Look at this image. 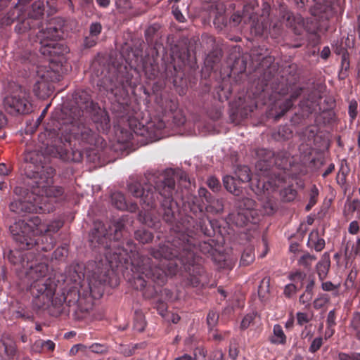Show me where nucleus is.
Returning a JSON list of instances; mask_svg holds the SVG:
<instances>
[{
	"label": "nucleus",
	"instance_id": "f257e3e1",
	"mask_svg": "<svg viewBox=\"0 0 360 360\" xmlns=\"http://www.w3.org/2000/svg\"><path fill=\"white\" fill-rule=\"evenodd\" d=\"M127 248L110 244V248H105V256L111 266H117L119 264L127 263L131 260L132 271L138 274L137 280L140 287L144 288L146 282L144 278L153 281L163 283L167 274H174L175 266L165 267L166 262L176 257L179 250L170 241L160 243L158 246L151 247L148 252L155 260L153 262L150 257L140 255L134 251L135 245L131 241H127Z\"/></svg>",
	"mask_w": 360,
	"mask_h": 360
},
{
	"label": "nucleus",
	"instance_id": "f03ea898",
	"mask_svg": "<svg viewBox=\"0 0 360 360\" xmlns=\"http://www.w3.org/2000/svg\"><path fill=\"white\" fill-rule=\"evenodd\" d=\"M54 169L49 166H41L40 171L33 174L32 191L27 193L23 200L11 202L10 209L13 212L19 210L25 212H37L45 210L43 205L46 202L47 198L58 197L62 195L63 191L60 187L53 186Z\"/></svg>",
	"mask_w": 360,
	"mask_h": 360
},
{
	"label": "nucleus",
	"instance_id": "7ed1b4c3",
	"mask_svg": "<svg viewBox=\"0 0 360 360\" xmlns=\"http://www.w3.org/2000/svg\"><path fill=\"white\" fill-rule=\"evenodd\" d=\"M23 273L27 283L30 285L31 293L33 296V303L37 308H41L48 306L50 304L58 306L63 302H68L71 306L72 301L68 300V297L73 294L77 295L74 290L70 291L66 297L63 299L53 298L56 292V285L52 283L50 278H46L48 273V266L45 263H32L27 262L23 264Z\"/></svg>",
	"mask_w": 360,
	"mask_h": 360
},
{
	"label": "nucleus",
	"instance_id": "20e7f679",
	"mask_svg": "<svg viewBox=\"0 0 360 360\" xmlns=\"http://www.w3.org/2000/svg\"><path fill=\"white\" fill-rule=\"evenodd\" d=\"M46 224L38 217H33L27 221H19L10 227L14 239L21 245L22 248L30 249L38 242L35 236H41L47 231Z\"/></svg>",
	"mask_w": 360,
	"mask_h": 360
},
{
	"label": "nucleus",
	"instance_id": "39448f33",
	"mask_svg": "<svg viewBox=\"0 0 360 360\" xmlns=\"http://www.w3.org/2000/svg\"><path fill=\"white\" fill-rule=\"evenodd\" d=\"M106 268L99 274L94 272L89 278L87 290L81 289L77 291V298L73 302L77 304L82 311H88L92 307V297L97 298L102 295V286L106 281Z\"/></svg>",
	"mask_w": 360,
	"mask_h": 360
},
{
	"label": "nucleus",
	"instance_id": "423d86ee",
	"mask_svg": "<svg viewBox=\"0 0 360 360\" xmlns=\"http://www.w3.org/2000/svg\"><path fill=\"white\" fill-rule=\"evenodd\" d=\"M155 187L145 184L143 186L137 181H132L128 184V192L134 198H137L139 203L143 208L153 207L155 203L157 193L154 191Z\"/></svg>",
	"mask_w": 360,
	"mask_h": 360
},
{
	"label": "nucleus",
	"instance_id": "0eeeda50",
	"mask_svg": "<svg viewBox=\"0 0 360 360\" xmlns=\"http://www.w3.org/2000/svg\"><path fill=\"white\" fill-rule=\"evenodd\" d=\"M29 94L20 91L18 94L7 96L4 100L6 110L10 114H25L31 112L32 105L29 101Z\"/></svg>",
	"mask_w": 360,
	"mask_h": 360
},
{
	"label": "nucleus",
	"instance_id": "6e6552de",
	"mask_svg": "<svg viewBox=\"0 0 360 360\" xmlns=\"http://www.w3.org/2000/svg\"><path fill=\"white\" fill-rule=\"evenodd\" d=\"M162 184H164V186L162 189H160L158 187L159 190V194L163 196L165 199V204L169 203V206L167 207H164V212H163V218L164 219L167 221L170 222L172 221L173 217H174V212L172 210L171 208V200L170 198L172 197V191L174 188V181L172 179H166Z\"/></svg>",
	"mask_w": 360,
	"mask_h": 360
},
{
	"label": "nucleus",
	"instance_id": "1a4fd4ad",
	"mask_svg": "<svg viewBox=\"0 0 360 360\" xmlns=\"http://www.w3.org/2000/svg\"><path fill=\"white\" fill-rule=\"evenodd\" d=\"M51 73V72L46 71L45 73L40 75V72H38L39 79L35 82L33 91L39 98L44 99L52 93V86L49 79Z\"/></svg>",
	"mask_w": 360,
	"mask_h": 360
},
{
	"label": "nucleus",
	"instance_id": "9d476101",
	"mask_svg": "<svg viewBox=\"0 0 360 360\" xmlns=\"http://www.w3.org/2000/svg\"><path fill=\"white\" fill-rule=\"evenodd\" d=\"M17 352L15 341L10 338L0 340V358L2 360H9L13 358Z\"/></svg>",
	"mask_w": 360,
	"mask_h": 360
},
{
	"label": "nucleus",
	"instance_id": "9b49d317",
	"mask_svg": "<svg viewBox=\"0 0 360 360\" xmlns=\"http://www.w3.org/2000/svg\"><path fill=\"white\" fill-rule=\"evenodd\" d=\"M229 220L237 226L242 227L248 222H255L252 213H248L242 209V206L239 205L238 210L236 213H232L229 216Z\"/></svg>",
	"mask_w": 360,
	"mask_h": 360
},
{
	"label": "nucleus",
	"instance_id": "f8f14e48",
	"mask_svg": "<svg viewBox=\"0 0 360 360\" xmlns=\"http://www.w3.org/2000/svg\"><path fill=\"white\" fill-rule=\"evenodd\" d=\"M108 236V233L104 224L101 222H96L94 224V228L90 235V241L92 244H107Z\"/></svg>",
	"mask_w": 360,
	"mask_h": 360
},
{
	"label": "nucleus",
	"instance_id": "ddd939ff",
	"mask_svg": "<svg viewBox=\"0 0 360 360\" xmlns=\"http://www.w3.org/2000/svg\"><path fill=\"white\" fill-rule=\"evenodd\" d=\"M56 345L51 340L37 339L31 346V352L34 353L52 352L55 349Z\"/></svg>",
	"mask_w": 360,
	"mask_h": 360
},
{
	"label": "nucleus",
	"instance_id": "4468645a",
	"mask_svg": "<svg viewBox=\"0 0 360 360\" xmlns=\"http://www.w3.org/2000/svg\"><path fill=\"white\" fill-rule=\"evenodd\" d=\"M330 266V255L328 252H325L319 262L316 265V273L319 276V278L321 281H323L326 278Z\"/></svg>",
	"mask_w": 360,
	"mask_h": 360
},
{
	"label": "nucleus",
	"instance_id": "2eb2a0df",
	"mask_svg": "<svg viewBox=\"0 0 360 360\" xmlns=\"http://www.w3.org/2000/svg\"><path fill=\"white\" fill-rule=\"evenodd\" d=\"M257 161L255 164L256 169H261L262 164L265 163V167L272 165L274 153L273 151L261 148L257 151Z\"/></svg>",
	"mask_w": 360,
	"mask_h": 360
},
{
	"label": "nucleus",
	"instance_id": "dca6fc26",
	"mask_svg": "<svg viewBox=\"0 0 360 360\" xmlns=\"http://www.w3.org/2000/svg\"><path fill=\"white\" fill-rule=\"evenodd\" d=\"M111 200L112 204L118 210H129L131 212H134L137 208L136 205H131L129 207H128L124 196L120 192H114L111 195Z\"/></svg>",
	"mask_w": 360,
	"mask_h": 360
},
{
	"label": "nucleus",
	"instance_id": "f3484780",
	"mask_svg": "<svg viewBox=\"0 0 360 360\" xmlns=\"http://www.w3.org/2000/svg\"><path fill=\"white\" fill-rule=\"evenodd\" d=\"M39 37L41 39V43L42 45L45 46H53V44L48 43L46 40H50L53 41H56L59 37L58 31L55 27H49L46 29V31L41 32Z\"/></svg>",
	"mask_w": 360,
	"mask_h": 360
},
{
	"label": "nucleus",
	"instance_id": "a211bd4d",
	"mask_svg": "<svg viewBox=\"0 0 360 360\" xmlns=\"http://www.w3.org/2000/svg\"><path fill=\"white\" fill-rule=\"evenodd\" d=\"M307 245L314 248L316 251L320 252L325 247V240L319 236L317 231H312L309 235Z\"/></svg>",
	"mask_w": 360,
	"mask_h": 360
},
{
	"label": "nucleus",
	"instance_id": "6ab92c4d",
	"mask_svg": "<svg viewBox=\"0 0 360 360\" xmlns=\"http://www.w3.org/2000/svg\"><path fill=\"white\" fill-rule=\"evenodd\" d=\"M77 136V139L84 143L94 144L96 142V134L88 127H83Z\"/></svg>",
	"mask_w": 360,
	"mask_h": 360
},
{
	"label": "nucleus",
	"instance_id": "aec40b11",
	"mask_svg": "<svg viewBox=\"0 0 360 360\" xmlns=\"http://www.w3.org/2000/svg\"><path fill=\"white\" fill-rule=\"evenodd\" d=\"M223 183L225 188L235 195H239L241 193L240 187L237 185L235 179L231 176H226L223 179Z\"/></svg>",
	"mask_w": 360,
	"mask_h": 360
},
{
	"label": "nucleus",
	"instance_id": "412c9836",
	"mask_svg": "<svg viewBox=\"0 0 360 360\" xmlns=\"http://www.w3.org/2000/svg\"><path fill=\"white\" fill-rule=\"evenodd\" d=\"M274 336L271 341L274 344L284 345L286 342V336L281 328L278 324L274 326L273 329Z\"/></svg>",
	"mask_w": 360,
	"mask_h": 360
},
{
	"label": "nucleus",
	"instance_id": "4be33fe9",
	"mask_svg": "<svg viewBox=\"0 0 360 360\" xmlns=\"http://www.w3.org/2000/svg\"><path fill=\"white\" fill-rule=\"evenodd\" d=\"M42 156L37 151H29L25 154V160L28 162V168L32 169V165L39 169V166L37 165L41 162Z\"/></svg>",
	"mask_w": 360,
	"mask_h": 360
},
{
	"label": "nucleus",
	"instance_id": "5701e85b",
	"mask_svg": "<svg viewBox=\"0 0 360 360\" xmlns=\"http://www.w3.org/2000/svg\"><path fill=\"white\" fill-rule=\"evenodd\" d=\"M270 288V278L264 277L260 282L258 288V295L262 300L266 299L269 293Z\"/></svg>",
	"mask_w": 360,
	"mask_h": 360
},
{
	"label": "nucleus",
	"instance_id": "b1692460",
	"mask_svg": "<svg viewBox=\"0 0 360 360\" xmlns=\"http://www.w3.org/2000/svg\"><path fill=\"white\" fill-rule=\"evenodd\" d=\"M235 174L240 181L248 182L251 179L250 170L247 166H239L236 168Z\"/></svg>",
	"mask_w": 360,
	"mask_h": 360
},
{
	"label": "nucleus",
	"instance_id": "393cba45",
	"mask_svg": "<svg viewBox=\"0 0 360 360\" xmlns=\"http://www.w3.org/2000/svg\"><path fill=\"white\" fill-rule=\"evenodd\" d=\"M209 205L206 207V211L212 213H219L224 210V204L221 199L208 200Z\"/></svg>",
	"mask_w": 360,
	"mask_h": 360
},
{
	"label": "nucleus",
	"instance_id": "a878e982",
	"mask_svg": "<svg viewBox=\"0 0 360 360\" xmlns=\"http://www.w3.org/2000/svg\"><path fill=\"white\" fill-rule=\"evenodd\" d=\"M44 2L41 1H37L33 3L32 5V11L29 13V15L32 18H37L39 16L42 15L44 13Z\"/></svg>",
	"mask_w": 360,
	"mask_h": 360
},
{
	"label": "nucleus",
	"instance_id": "bb28decb",
	"mask_svg": "<svg viewBox=\"0 0 360 360\" xmlns=\"http://www.w3.org/2000/svg\"><path fill=\"white\" fill-rule=\"evenodd\" d=\"M135 238L143 244L148 243L153 240L152 233L146 230L140 229L135 232Z\"/></svg>",
	"mask_w": 360,
	"mask_h": 360
},
{
	"label": "nucleus",
	"instance_id": "cd10ccee",
	"mask_svg": "<svg viewBox=\"0 0 360 360\" xmlns=\"http://www.w3.org/2000/svg\"><path fill=\"white\" fill-rule=\"evenodd\" d=\"M239 205H241L242 209L248 213L252 212V216L256 214V211L255 210V202L252 199L248 198H244L240 202Z\"/></svg>",
	"mask_w": 360,
	"mask_h": 360
},
{
	"label": "nucleus",
	"instance_id": "c85d7f7f",
	"mask_svg": "<svg viewBox=\"0 0 360 360\" xmlns=\"http://www.w3.org/2000/svg\"><path fill=\"white\" fill-rule=\"evenodd\" d=\"M316 259V256L309 253L304 254L298 260V264L305 268H310L312 263Z\"/></svg>",
	"mask_w": 360,
	"mask_h": 360
},
{
	"label": "nucleus",
	"instance_id": "c756f323",
	"mask_svg": "<svg viewBox=\"0 0 360 360\" xmlns=\"http://www.w3.org/2000/svg\"><path fill=\"white\" fill-rule=\"evenodd\" d=\"M255 259V254L251 249L245 250L242 256L240 259V264L243 265H248L251 262H252Z\"/></svg>",
	"mask_w": 360,
	"mask_h": 360
},
{
	"label": "nucleus",
	"instance_id": "7c9ffc66",
	"mask_svg": "<svg viewBox=\"0 0 360 360\" xmlns=\"http://www.w3.org/2000/svg\"><path fill=\"white\" fill-rule=\"evenodd\" d=\"M318 195H319L318 188L315 186H314L311 189L309 201L305 207L307 211L310 210L311 208L316 204V198H317Z\"/></svg>",
	"mask_w": 360,
	"mask_h": 360
},
{
	"label": "nucleus",
	"instance_id": "2f4dec72",
	"mask_svg": "<svg viewBox=\"0 0 360 360\" xmlns=\"http://www.w3.org/2000/svg\"><path fill=\"white\" fill-rule=\"evenodd\" d=\"M306 276L307 275L305 273L302 271H296L295 273L291 274L289 276V278L297 284L300 282V288H302L303 286V281Z\"/></svg>",
	"mask_w": 360,
	"mask_h": 360
},
{
	"label": "nucleus",
	"instance_id": "473e14b6",
	"mask_svg": "<svg viewBox=\"0 0 360 360\" xmlns=\"http://www.w3.org/2000/svg\"><path fill=\"white\" fill-rule=\"evenodd\" d=\"M63 226V224L60 221H53L49 224H46V229L47 231L45 233H52L57 232Z\"/></svg>",
	"mask_w": 360,
	"mask_h": 360
},
{
	"label": "nucleus",
	"instance_id": "72a5a7b5",
	"mask_svg": "<svg viewBox=\"0 0 360 360\" xmlns=\"http://www.w3.org/2000/svg\"><path fill=\"white\" fill-rule=\"evenodd\" d=\"M218 319L219 314L214 311H210L207 316V322L209 327L214 328L217 325Z\"/></svg>",
	"mask_w": 360,
	"mask_h": 360
},
{
	"label": "nucleus",
	"instance_id": "f704fd0d",
	"mask_svg": "<svg viewBox=\"0 0 360 360\" xmlns=\"http://www.w3.org/2000/svg\"><path fill=\"white\" fill-rule=\"evenodd\" d=\"M207 184L208 187L210 189H212L214 192H217L220 190L221 185L219 181L213 176H210L207 179Z\"/></svg>",
	"mask_w": 360,
	"mask_h": 360
},
{
	"label": "nucleus",
	"instance_id": "c9c22d12",
	"mask_svg": "<svg viewBox=\"0 0 360 360\" xmlns=\"http://www.w3.org/2000/svg\"><path fill=\"white\" fill-rule=\"evenodd\" d=\"M254 319V314H248L246 316H245L240 323L241 329L245 330L248 328L250 326L251 323L253 321Z\"/></svg>",
	"mask_w": 360,
	"mask_h": 360
},
{
	"label": "nucleus",
	"instance_id": "e433bc0d",
	"mask_svg": "<svg viewBox=\"0 0 360 360\" xmlns=\"http://www.w3.org/2000/svg\"><path fill=\"white\" fill-rule=\"evenodd\" d=\"M323 344V339L321 338H316L313 340L309 350L311 353L316 352L317 350L320 349Z\"/></svg>",
	"mask_w": 360,
	"mask_h": 360
},
{
	"label": "nucleus",
	"instance_id": "4c0bfd02",
	"mask_svg": "<svg viewBox=\"0 0 360 360\" xmlns=\"http://www.w3.org/2000/svg\"><path fill=\"white\" fill-rule=\"evenodd\" d=\"M302 89H295L290 96V98L285 102V110H288L292 105V101L295 100L301 94Z\"/></svg>",
	"mask_w": 360,
	"mask_h": 360
},
{
	"label": "nucleus",
	"instance_id": "58836bf2",
	"mask_svg": "<svg viewBox=\"0 0 360 360\" xmlns=\"http://www.w3.org/2000/svg\"><path fill=\"white\" fill-rule=\"evenodd\" d=\"M313 297V292L307 291L300 297V302L303 304H309Z\"/></svg>",
	"mask_w": 360,
	"mask_h": 360
},
{
	"label": "nucleus",
	"instance_id": "ea45409f",
	"mask_svg": "<svg viewBox=\"0 0 360 360\" xmlns=\"http://www.w3.org/2000/svg\"><path fill=\"white\" fill-rule=\"evenodd\" d=\"M297 288L295 284H288L284 289V294L286 297H290L297 292Z\"/></svg>",
	"mask_w": 360,
	"mask_h": 360
},
{
	"label": "nucleus",
	"instance_id": "a19ab883",
	"mask_svg": "<svg viewBox=\"0 0 360 360\" xmlns=\"http://www.w3.org/2000/svg\"><path fill=\"white\" fill-rule=\"evenodd\" d=\"M264 181H261L260 180L257 182V184L256 185L255 187L252 186V190L257 195H259L264 192Z\"/></svg>",
	"mask_w": 360,
	"mask_h": 360
},
{
	"label": "nucleus",
	"instance_id": "79ce46f5",
	"mask_svg": "<svg viewBox=\"0 0 360 360\" xmlns=\"http://www.w3.org/2000/svg\"><path fill=\"white\" fill-rule=\"evenodd\" d=\"M138 347L137 345H135L132 347H124L121 353L124 355L125 356H130L134 354L135 349Z\"/></svg>",
	"mask_w": 360,
	"mask_h": 360
},
{
	"label": "nucleus",
	"instance_id": "37998d69",
	"mask_svg": "<svg viewBox=\"0 0 360 360\" xmlns=\"http://www.w3.org/2000/svg\"><path fill=\"white\" fill-rule=\"evenodd\" d=\"M321 288L324 291H333L338 289V285H334L330 281H326L322 283Z\"/></svg>",
	"mask_w": 360,
	"mask_h": 360
},
{
	"label": "nucleus",
	"instance_id": "c03bdc74",
	"mask_svg": "<svg viewBox=\"0 0 360 360\" xmlns=\"http://www.w3.org/2000/svg\"><path fill=\"white\" fill-rule=\"evenodd\" d=\"M357 103L356 101H351L349 105V116L354 119L356 115Z\"/></svg>",
	"mask_w": 360,
	"mask_h": 360
},
{
	"label": "nucleus",
	"instance_id": "a18cd8bd",
	"mask_svg": "<svg viewBox=\"0 0 360 360\" xmlns=\"http://www.w3.org/2000/svg\"><path fill=\"white\" fill-rule=\"evenodd\" d=\"M101 31V25L99 23H93L90 27V33L92 35L96 36Z\"/></svg>",
	"mask_w": 360,
	"mask_h": 360
},
{
	"label": "nucleus",
	"instance_id": "49530a36",
	"mask_svg": "<svg viewBox=\"0 0 360 360\" xmlns=\"http://www.w3.org/2000/svg\"><path fill=\"white\" fill-rule=\"evenodd\" d=\"M327 301H328V300L325 297L316 298L314 301V307L316 309H319V308L322 307L327 302Z\"/></svg>",
	"mask_w": 360,
	"mask_h": 360
},
{
	"label": "nucleus",
	"instance_id": "de8ad7c7",
	"mask_svg": "<svg viewBox=\"0 0 360 360\" xmlns=\"http://www.w3.org/2000/svg\"><path fill=\"white\" fill-rule=\"evenodd\" d=\"M359 224L356 221H353L349 224L348 231L352 234H356L359 231Z\"/></svg>",
	"mask_w": 360,
	"mask_h": 360
},
{
	"label": "nucleus",
	"instance_id": "09e8293b",
	"mask_svg": "<svg viewBox=\"0 0 360 360\" xmlns=\"http://www.w3.org/2000/svg\"><path fill=\"white\" fill-rule=\"evenodd\" d=\"M297 320L300 325H302L308 322L307 315L304 313L299 312L297 314Z\"/></svg>",
	"mask_w": 360,
	"mask_h": 360
},
{
	"label": "nucleus",
	"instance_id": "8fccbe9b",
	"mask_svg": "<svg viewBox=\"0 0 360 360\" xmlns=\"http://www.w3.org/2000/svg\"><path fill=\"white\" fill-rule=\"evenodd\" d=\"M91 351L96 353H102L105 350L104 346L99 344H94L91 346Z\"/></svg>",
	"mask_w": 360,
	"mask_h": 360
},
{
	"label": "nucleus",
	"instance_id": "3c124183",
	"mask_svg": "<svg viewBox=\"0 0 360 360\" xmlns=\"http://www.w3.org/2000/svg\"><path fill=\"white\" fill-rule=\"evenodd\" d=\"M327 322L330 326H332L335 324V311L333 310H331L328 312Z\"/></svg>",
	"mask_w": 360,
	"mask_h": 360
},
{
	"label": "nucleus",
	"instance_id": "603ef678",
	"mask_svg": "<svg viewBox=\"0 0 360 360\" xmlns=\"http://www.w3.org/2000/svg\"><path fill=\"white\" fill-rule=\"evenodd\" d=\"M229 332H224V333H215L213 334L212 337H213V339L217 340V341H221L223 340L225 337L226 335H229Z\"/></svg>",
	"mask_w": 360,
	"mask_h": 360
},
{
	"label": "nucleus",
	"instance_id": "864d4df0",
	"mask_svg": "<svg viewBox=\"0 0 360 360\" xmlns=\"http://www.w3.org/2000/svg\"><path fill=\"white\" fill-rule=\"evenodd\" d=\"M199 354L202 356V360H205V358L206 356V351L203 348H196L195 349L194 355L195 359H197V355Z\"/></svg>",
	"mask_w": 360,
	"mask_h": 360
},
{
	"label": "nucleus",
	"instance_id": "5fc2aeb1",
	"mask_svg": "<svg viewBox=\"0 0 360 360\" xmlns=\"http://www.w3.org/2000/svg\"><path fill=\"white\" fill-rule=\"evenodd\" d=\"M314 284H315V282H314V277L309 276V283L306 286L305 290L313 292V288H314Z\"/></svg>",
	"mask_w": 360,
	"mask_h": 360
},
{
	"label": "nucleus",
	"instance_id": "6e6d98bb",
	"mask_svg": "<svg viewBox=\"0 0 360 360\" xmlns=\"http://www.w3.org/2000/svg\"><path fill=\"white\" fill-rule=\"evenodd\" d=\"M173 13L177 20L184 22V17L179 9L176 8L173 10Z\"/></svg>",
	"mask_w": 360,
	"mask_h": 360
},
{
	"label": "nucleus",
	"instance_id": "4d7b16f0",
	"mask_svg": "<svg viewBox=\"0 0 360 360\" xmlns=\"http://www.w3.org/2000/svg\"><path fill=\"white\" fill-rule=\"evenodd\" d=\"M139 318L141 319V321L140 323L135 324V328L139 331H142L145 327V322L142 321L143 316L141 314H139Z\"/></svg>",
	"mask_w": 360,
	"mask_h": 360
},
{
	"label": "nucleus",
	"instance_id": "13d9d810",
	"mask_svg": "<svg viewBox=\"0 0 360 360\" xmlns=\"http://www.w3.org/2000/svg\"><path fill=\"white\" fill-rule=\"evenodd\" d=\"M229 355L232 359L235 360V359H236V358L238 355V350L236 348L231 347L229 349Z\"/></svg>",
	"mask_w": 360,
	"mask_h": 360
},
{
	"label": "nucleus",
	"instance_id": "bf43d9fd",
	"mask_svg": "<svg viewBox=\"0 0 360 360\" xmlns=\"http://www.w3.org/2000/svg\"><path fill=\"white\" fill-rule=\"evenodd\" d=\"M334 333V330L332 328V326H328L326 329L324 337L325 339L330 338Z\"/></svg>",
	"mask_w": 360,
	"mask_h": 360
},
{
	"label": "nucleus",
	"instance_id": "052dcab7",
	"mask_svg": "<svg viewBox=\"0 0 360 360\" xmlns=\"http://www.w3.org/2000/svg\"><path fill=\"white\" fill-rule=\"evenodd\" d=\"M174 360H195V358H193L187 354H184L179 357L175 358Z\"/></svg>",
	"mask_w": 360,
	"mask_h": 360
},
{
	"label": "nucleus",
	"instance_id": "680f3d73",
	"mask_svg": "<svg viewBox=\"0 0 360 360\" xmlns=\"http://www.w3.org/2000/svg\"><path fill=\"white\" fill-rule=\"evenodd\" d=\"M330 49L328 47H324L321 53V58L326 59L330 55Z\"/></svg>",
	"mask_w": 360,
	"mask_h": 360
},
{
	"label": "nucleus",
	"instance_id": "e2e57ef3",
	"mask_svg": "<svg viewBox=\"0 0 360 360\" xmlns=\"http://www.w3.org/2000/svg\"><path fill=\"white\" fill-rule=\"evenodd\" d=\"M6 118L4 115L0 112V129L3 128L6 125Z\"/></svg>",
	"mask_w": 360,
	"mask_h": 360
},
{
	"label": "nucleus",
	"instance_id": "0e129e2a",
	"mask_svg": "<svg viewBox=\"0 0 360 360\" xmlns=\"http://www.w3.org/2000/svg\"><path fill=\"white\" fill-rule=\"evenodd\" d=\"M170 316L171 317L168 320L171 321L174 323H177L180 320V316L178 314H172Z\"/></svg>",
	"mask_w": 360,
	"mask_h": 360
},
{
	"label": "nucleus",
	"instance_id": "69168bd1",
	"mask_svg": "<svg viewBox=\"0 0 360 360\" xmlns=\"http://www.w3.org/2000/svg\"><path fill=\"white\" fill-rule=\"evenodd\" d=\"M8 173V169L4 164H0V175H6Z\"/></svg>",
	"mask_w": 360,
	"mask_h": 360
},
{
	"label": "nucleus",
	"instance_id": "338daca9",
	"mask_svg": "<svg viewBox=\"0 0 360 360\" xmlns=\"http://www.w3.org/2000/svg\"><path fill=\"white\" fill-rule=\"evenodd\" d=\"M339 359L340 360H358L359 358L352 359L347 354L342 353L339 354Z\"/></svg>",
	"mask_w": 360,
	"mask_h": 360
},
{
	"label": "nucleus",
	"instance_id": "774afa93",
	"mask_svg": "<svg viewBox=\"0 0 360 360\" xmlns=\"http://www.w3.org/2000/svg\"><path fill=\"white\" fill-rule=\"evenodd\" d=\"M335 169V167L333 165H330L328 166V167L327 168V169L323 172V177H326L327 175H328L329 174H330Z\"/></svg>",
	"mask_w": 360,
	"mask_h": 360
}]
</instances>
